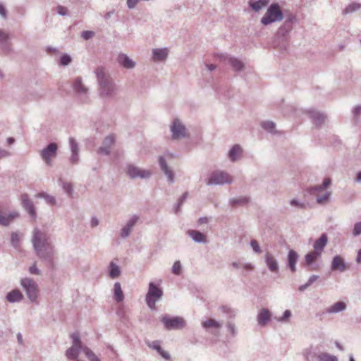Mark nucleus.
<instances>
[{
    "instance_id": "f257e3e1",
    "label": "nucleus",
    "mask_w": 361,
    "mask_h": 361,
    "mask_svg": "<svg viewBox=\"0 0 361 361\" xmlns=\"http://www.w3.org/2000/svg\"><path fill=\"white\" fill-rule=\"evenodd\" d=\"M95 74L99 85V92L103 97L111 98L116 94V87L111 78L105 73L102 67L95 70Z\"/></svg>"
},
{
    "instance_id": "f03ea898",
    "label": "nucleus",
    "mask_w": 361,
    "mask_h": 361,
    "mask_svg": "<svg viewBox=\"0 0 361 361\" xmlns=\"http://www.w3.org/2000/svg\"><path fill=\"white\" fill-rule=\"evenodd\" d=\"M284 18L281 8L278 3L271 4L267 12L261 18V23L268 25L275 22L281 21Z\"/></svg>"
},
{
    "instance_id": "7ed1b4c3",
    "label": "nucleus",
    "mask_w": 361,
    "mask_h": 361,
    "mask_svg": "<svg viewBox=\"0 0 361 361\" xmlns=\"http://www.w3.org/2000/svg\"><path fill=\"white\" fill-rule=\"evenodd\" d=\"M162 295V290L154 282H150L149 283L148 291L145 297V301L147 306L152 310L154 309L156 302L161 298Z\"/></svg>"
},
{
    "instance_id": "20e7f679",
    "label": "nucleus",
    "mask_w": 361,
    "mask_h": 361,
    "mask_svg": "<svg viewBox=\"0 0 361 361\" xmlns=\"http://www.w3.org/2000/svg\"><path fill=\"white\" fill-rule=\"evenodd\" d=\"M20 285L25 290L27 297L31 302H35L38 298L39 288L37 283L30 278H23L20 280Z\"/></svg>"
},
{
    "instance_id": "39448f33",
    "label": "nucleus",
    "mask_w": 361,
    "mask_h": 361,
    "mask_svg": "<svg viewBox=\"0 0 361 361\" xmlns=\"http://www.w3.org/2000/svg\"><path fill=\"white\" fill-rule=\"evenodd\" d=\"M161 322L167 330L182 329L185 326V322L180 317H171L165 314L161 317Z\"/></svg>"
},
{
    "instance_id": "423d86ee",
    "label": "nucleus",
    "mask_w": 361,
    "mask_h": 361,
    "mask_svg": "<svg viewBox=\"0 0 361 361\" xmlns=\"http://www.w3.org/2000/svg\"><path fill=\"white\" fill-rule=\"evenodd\" d=\"M232 177L227 173L221 171H213L207 182V185L230 184Z\"/></svg>"
},
{
    "instance_id": "0eeeda50",
    "label": "nucleus",
    "mask_w": 361,
    "mask_h": 361,
    "mask_svg": "<svg viewBox=\"0 0 361 361\" xmlns=\"http://www.w3.org/2000/svg\"><path fill=\"white\" fill-rule=\"evenodd\" d=\"M37 256L48 262L50 265H53V257L54 255V248L51 242L44 245L34 249Z\"/></svg>"
},
{
    "instance_id": "6e6552de",
    "label": "nucleus",
    "mask_w": 361,
    "mask_h": 361,
    "mask_svg": "<svg viewBox=\"0 0 361 361\" xmlns=\"http://www.w3.org/2000/svg\"><path fill=\"white\" fill-rule=\"evenodd\" d=\"M49 242H51L50 235L47 232L42 231L37 228H35L33 230L31 243L34 249H36L41 245H44Z\"/></svg>"
},
{
    "instance_id": "1a4fd4ad",
    "label": "nucleus",
    "mask_w": 361,
    "mask_h": 361,
    "mask_svg": "<svg viewBox=\"0 0 361 361\" xmlns=\"http://www.w3.org/2000/svg\"><path fill=\"white\" fill-rule=\"evenodd\" d=\"M126 172L131 179H147L152 176L149 170L141 169L134 164H128Z\"/></svg>"
},
{
    "instance_id": "9d476101",
    "label": "nucleus",
    "mask_w": 361,
    "mask_h": 361,
    "mask_svg": "<svg viewBox=\"0 0 361 361\" xmlns=\"http://www.w3.org/2000/svg\"><path fill=\"white\" fill-rule=\"evenodd\" d=\"M173 140H179L188 137L185 126L178 118H175L170 126Z\"/></svg>"
},
{
    "instance_id": "9b49d317",
    "label": "nucleus",
    "mask_w": 361,
    "mask_h": 361,
    "mask_svg": "<svg viewBox=\"0 0 361 361\" xmlns=\"http://www.w3.org/2000/svg\"><path fill=\"white\" fill-rule=\"evenodd\" d=\"M57 150L58 145L56 142H51L41 150L40 157L47 165H51V159L57 155Z\"/></svg>"
},
{
    "instance_id": "f8f14e48",
    "label": "nucleus",
    "mask_w": 361,
    "mask_h": 361,
    "mask_svg": "<svg viewBox=\"0 0 361 361\" xmlns=\"http://www.w3.org/2000/svg\"><path fill=\"white\" fill-rule=\"evenodd\" d=\"M73 88L83 103L88 102V89L82 84L81 78H77L73 80Z\"/></svg>"
},
{
    "instance_id": "ddd939ff",
    "label": "nucleus",
    "mask_w": 361,
    "mask_h": 361,
    "mask_svg": "<svg viewBox=\"0 0 361 361\" xmlns=\"http://www.w3.org/2000/svg\"><path fill=\"white\" fill-rule=\"evenodd\" d=\"M221 60L231 66L234 71H240L244 68V63L242 61L228 54L221 55Z\"/></svg>"
},
{
    "instance_id": "4468645a",
    "label": "nucleus",
    "mask_w": 361,
    "mask_h": 361,
    "mask_svg": "<svg viewBox=\"0 0 361 361\" xmlns=\"http://www.w3.org/2000/svg\"><path fill=\"white\" fill-rule=\"evenodd\" d=\"M115 142L114 135H107L102 142V145L97 149V153L101 155H109L111 148Z\"/></svg>"
},
{
    "instance_id": "2eb2a0df",
    "label": "nucleus",
    "mask_w": 361,
    "mask_h": 361,
    "mask_svg": "<svg viewBox=\"0 0 361 361\" xmlns=\"http://www.w3.org/2000/svg\"><path fill=\"white\" fill-rule=\"evenodd\" d=\"M158 161L160 169L166 176L168 181L170 183H173L174 173L173 170L168 166L166 158L164 156H159Z\"/></svg>"
},
{
    "instance_id": "dca6fc26",
    "label": "nucleus",
    "mask_w": 361,
    "mask_h": 361,
    "mask_svg": "<svg viewBox=\"0 0 361 361\" xmlns=\"http://www.w3.org/2000/svg\"><path fill=\"white\" fill-rule=\"evenodd\" d=\"M20 200L23 208L28 212L32 218L35 219L37 214L35 205L33 202L29 199L28 195L26 193L22 194Z\"/></svg>"
},
{
    "instance_id": "f3484780",
    "label": "nucleus",
    "mask_w": 361,
    "mask_h": 361,
    "mask_svg": "<svg viewBox=\"0 0 361 361\" xmlns=\"http://www.w3.org/2000/svg\"><path fill=\"white\" fill-rule=\"evenodd\" d=\"M139 220V216L137 215H133L126 223V224L121 228L120 236L122 238H128L133 227L137 224V222Z\"/></svg>"
},
{
    "instance_id": "a211bd4d",
    "label": "nucleus",
    "mask_w": 361,
    "mask_h": 361,
    "mask_svg": "<svg viewBox=\"0 0 361 361\" xmlns=\"http://www.w3.org/2000/svg\"><path fill=\"white\" fill-rule=\"evenodd\" d=\"M145 343L149 348L156 350L164 360H169L171 359L170 354L161 348L160 341H146Z\"/></svg>"
},
{
    "instance_id": "6ab92c4d",
    "label": "nucleus",
    "mask_w": 361,
    "mask_h": 361,
    "mask_svg": "<svg viewBox=\"0 0 361 361\" xmlns=\"http://www.w3.org/2000/svg\"><path fill=\"white\" fill-rule=\"evenodd\" d=\"M265 264L268 269L274 274L279 273V266L277 259L270 252H267L264 256Z\"/></svg>"
},
{
    "instance_id": "aec40b11",
    "label": "nucleus",
    "mask_w": 361,
    "mask_h": 361,
    "mask_svg": "<svg viewBox=\"0 0 361 361\" xmlns=\"http://www.w3.org/2000/svg\"><path fill=\"white\" fill-rule=\"evenodd\" d=\"M11 51L8 34L0 30V53L8 54Z\"/></svg>"
},
{
    "instance_id": "412c9836",
    "label": "nucleus",
    "mask_w": 361,
    "mask_h": 361,
    "mask_svg": "<svg viewBox=\"0 0 361 361\" xmlns=\"http://www.w3.org/2000/svg\"><path fill=\"white\" fill-rule=\"evenodd\" d=\"M271 312L267 308H262L259 310L257 320L260 326H265L271 320Z\"/></svg>"
},
{
    "instance_id": "4be33fe9",
    "label": "nucleus",
    "mask_w": 361,
    "mask_h": 361,
    "mask_svg": "<svg viewBox=\"0 0 361 361\" xmlns=\"http://www.w3.org/2000/svg\"><path fill=\"white\" fill-rule=\"evenodd\" d=\"M307 114L310 118L312 120V122L317 126H321L325 121L326 115L321 113L315 109H310L307 111Z\"/></svg>"
},
{
    "instance_id": "5701e85b",
    "label": "nucleus",
    "mask_w": 361,
    "mask_h": 361,
    "mask_svg": "<svg viewBox=\"0 0 361 361\" xmlns=\"http://www.w3.org/2000/svg\"><path fill=\"white\" fill-rule=\"evenodd\" d=\"M231 266L234 269H242L240 274L243 276H246L248 271H251L255 269V266L252 264L241 261L233 262Z\"/></svg>"
},
{
    "instance_id": "b1692460",
    "label": "nucleus",
    "mask_w": 361,
    "mask_h": 361,
    "mask_svg": "<svg viewBox=\"0 0 361 361\" xmlns=\"http://www.w3.org/2000/svg\"><path fill=\"white\" fill-rule=\"evenodd\" d=\"M299 255L296 251L290 250L288 253L287 267L294 273L296 271V264L298 262Z\"/></svg>"
},
{
    "instance_id": "393cba45",
    "label": "nucleus",
    "mask_w": 361,
    "mask_h": 361,
    "mask_svg": "<svg viewBox=\"0 0 361 361\" xmlns=\"http://www.w3.org/2000/svg\"><path fill=\"white\" fill-rule=\"evenodd\" d=\"M331 269V271H339L341 272H343L346 269V264L340 255H336L333 257Z\"/></svg>"
},
{
    "instance_id": "a878e982",
    "label": "nucleus",
    "mask_w": 361,
    "mask_h": 361,
    "mask_svg": "<svg viewBox=\"0 0 361 361\" xmlns=\"http://www.w3.org/2000/svg\"><path fill=\"white\" fill-rule=\"evenodd\" d=\"M169 55L167 48H155L152 49V59L154 61H164Z\"/></svg>"
},
{
    "instance_id": "bb28decb",
    "label": "nucleus",
    "mask_w": 361,
    "mask_h": 361,
    "mask_svg": "<svg viewBox=\"0 0 361 361\" xmlns=\"http://www.w3.org/2000/svg\"><path fill=\"white\" fill-rule=\"evenodd\" d=\"M327 243V235L326 233H322L321 236L314 242L313 245L314 250L322 255Z\"/></svg>"
},
{
    "instance_id": "cd10ccee",
    "label": "nucleus",
    "mask_w": 361,
    "mask_h": 361,
    "mask_svg": "<svg viewBox=\"0 0 361 361\" xmlns=\"http://www.w3.org/2000/svg\"><path fill=\"white\" fill-rule=\"evenodd\" d=\"M117 61L126 69H132L135 66V63L125 54H120L118 56Z\"/></svg>"
},
{
    "instance_id": "c85d7f7f",
    "label": "nucleus",
    "mask_w": 361,
    "mask_h": 361,
    "mask_svg": "<svg viewBox=\"0 0 361 361\" xmlns=\"http://www.w3.org/2000/svg\"><path fill=\"white\" fill-rule=\"evenodd\" d=\"M23 298V295L19 289H13L6 294V299L11 303L20 302Z\"/></svg>"
},
{
    "instance_id": "c756f323",
    "label": "nucleus",
    "mask_w": 361,
    "mask_h": 361,
    "mask_svg": "<svg viewBox=\"0 0 361 361\" xmlns=\"http://www.w3.org/2000/svg\"><path fill=\"white\" fill-rule=\"evenodd\" d=\"M84 347L72 345L66 351V356L68 359L72 360H77L80 351L83 352Z\"/></svg>"
},
{
    "instance_id": "7c9ffc66",
    "label": "nucleus",
    "mask_w": 361,
    "mask_h": 361,
    "mask_svg": "<svg viewBox=\"0 0 361 361\" xmlns=\"http://www.w3.org/2000/svg\"><path fill=\"white\" fill-rule=\"evenodd\" d=\"M321 254L313 250L305 255V267H312L315 262L321 257Z\"/></svg>"
},
{
    "instance_id": "2f4dec72",
    "label": "nucleus",
    "mask_w": 361,
    "mask_h": 361,
    "mask_svg": "<svg viewBox=\"0 0 361 361\" xmlns=\"http://www.w3.org/2000/svg\"><path fill=\"white\" fill-rule=\"evenodd\" d=\"M243 153V149L239 145H233L228 152V159L230 161H236Z\"/></svg>"
},
{
    "instance_id": "473e14b6",
    "label": "nucleus",
    "mask_w": 361,
    "mask_h": 361,
    "mask_svg": "<svg viewBox=\"0 0 361 361\" xmlns=\"http://www.w3.org/2000/svg\"><path fill=\"white\" fill-rule=\"evenodd\" d=\"M269 0L250 1L249 6L255 11L259 12L263 8L268 6Z\"/></svg>"
},
{
    "instance_id": "72a5a7b5",
    "label": "nucleus",
    "mask_w": 361,
    "mask_h": 361,
    "mask_svg": "<svg viewBox=\"0 0 361 361\" xmlns=\"http://www.w3.org/2000/svg\"><path fill=\"white\" fill-rule=\"evenodd\" d=\"M189 236L196 243H206V235L200 231L195 230H190L188 231Z\"/></svg>"
},
{
    "instance_id": "f704fd0d",
    "label": "nucleus",
    "mask_w": 361,
    "mask_h": 361,
    "mask_svg": "<svg viewBox=\"0 0 361 361\" xmlns=\"http://www.w3.org/2000/svg\"><path fill=\"white\" fill-rule=\"evenodd\" d=\"M346 309V304L344 302L338 301L329 307L326 312L329 314L338 313L344 311Z\"/></svg>"
},
{
    "instance_id": "c9c22d12",
    "label": "nucleus",
    "mask_w": 361,
    "mask_h": 361,
    "mask_svg": "<svg viewBox=\"0 0 361 361\" xmlns=\"http://www.w3.org/2000/svg\"><path fill=\"white\" fill-rule=\"evenodd\" d=\"M108 273L111 279H116L121 274L120 267L114 262H111L108 267Z\"/></svg>"
},
{
    "instance_id": "e433bc0d",
    "label": "nucleus",
    "mask_w": 361,
    "mask_h": 361,
    "mask_svg": "<svg viewBox=\"0 0 361 361\" xmlns=\"http://www.w3.org/2000/svg\"><path fill=\"white\" fill-rule=\"evenodd\" d=\"M261 127L268 133L277 134L279 132L276 130V124L271 121H264L261 123Z\"/></svg>"
},
{
    "instance_id": "4c0bfd02",
    "label": "nucleus",
    "mask_w": 361,
    "mask_h": 361,
    "mask_svg": "<svg viewBox=\"0 0 361 361\" xmlns=\"http://www.w3.org/2000/svg\"><path fill=\"white\" fill-rule=\"evenodd\" d=\"M202 326L206 330L210 328L219 329L221 327V324L214 319H209L202 323Z\"/></svg>"
},
{
    "instance_id": "58836bf2",
    "label": "nucleus",
    "mask_w": 361,
    "mask_h": 361,
    "mask_svg": "<svg viewBox=\"0 0 361 361\" xmlns=\"http://www.w3.org/2000/svg\"><path fill=\"white\" fill-rule=\"evenodd\" d=\"M114 298L117 302H121L124 299V295L119 282H116L114 286Z\"/></svg>"
},
{
    "instance_id": "ea45409f",
    "label": "nucleus",
    "mask_w": 361,
    "mask_h": 361,
    "mask_svg": "<svg viewBox=\"0 0 361 361\" xmlns=\"http://www.w3.org/2000/svg\"><path fill=\"white\" fill-rule=\"evenodd\" d=\"M229 202L232 207L244 206L249 202V198L247 197H240L238 198L230 199Z\"/></svg>"
},
{
    "instance_id": "a19ab883",
    "label": "nucleus",
    "mask_w": 361,
    "mask_h": 361,
    "mask_svg": "<svg viewBox=\"0 0 361 361\" xmlns=\"http://www.w3.org/2000/svg\"><path fill=\"white\" fill-rule=\"evenodd\" d=\"M35 197L37 198H43L49 205L53 206L56 204L55 197L44 192L37 194Z\"/></svg>"
},
{
    "instance_id": "79ce46f5",
    "label": "nucleus",
    "mask_w": 361,
    "mask_h": 361,
    "mask_svg": "<svg viewBox=\"0 0 361 361\" xmlns=\"http://www.w3.org/2000/svg\"><path fill=\"white\" fill-rule=\"evenodd\" d=\"M20 235L18 232H12L11 234V244L15 249L20 247Z\"/></svg>"
},
{
    "instance_id": "37998d69",
    "label": "nucleus",
    "mask_w": 361,
    "mask_h": 361,
    "mask_svg": "<svg viewBox=\"0 0 361 361\" xmlns=\"http://www.w3.org/2000/svg\"><path fill=\"white\" fill-rule=\"evenodd\" d=\"M318 361H338V357L328 353H321L317 355Z\"/></svg>"
},
{
    "instance_id": "c03bdc74",
    "label": "nucleus",
    "mask_w": 361,
    "mask_h": 361,
    "mask_svg": "<svg viewBox=\"0 0 361 361\" xmlns=\"http://www.w3.org/2000/svg\"><path fill=\"white\" fill-rule=\"evenodd\" d=\"M188 195V192H185L178 199V202L174 205L173 210L176 214H178L180 210L181 206L183 204L185 201L186 200Z\"/></svg>"
},
{
    "instance_id": "a18cd8bd",
    "label": "nucleus",
    "mask_w": 361,
    "mask_h": 361,
    "mask_svg": "<svg viewBox=\"0 0 361 361\" xmlns=\"http://www.w3.org/2000/svg\"><path fill=\"white\" fill-rule=\"evenodd\" d=\"M361 8V4L351 3L343 11V14L352 13L355 11H358Z\"/></svg>"
},
{
    "instance_id": "49530a36",
    "label": "nucleus",
    "mask_w": 361,
    "mask_h": 361,
    "mask_svg": "<svg viewBox=\"0 0 361 361\" xmlns=\"http://www.w3.org/2000/svg\"><path fill=\"white\" fill-rule=\"evenodd\" d=\"M83 353L90 361H101V360L96 356V355L89 348L85 346L83 348Z\"/></svg>"
},
{
    "instance_id": "de8ad7c7",
    "label": "nucleus",
    "mask_w": 361,
    "mask_h": 361,
    "mask_svg": "<svg viewBox=\"0 0 361 361\" xmlns=\"http://www.w3.org/2000/svg\"><path fill=\"white\" fill-rule=\"evenodd\" d=\"M291 316H292V313H291L290 310H286L283 312L282 317H275V319H276V321H278L279 322L284 323V322H287Z\"/></svg>"
},
{
    "instance_id": "09e8293b",
    "label": "nucleus",
    "mask_w": 361,
    "mask_h": 361,
    "mask_svg": "<svg viewBox=\"0 0 361 361\" xmlns=\"http://www.w3.org/2000/svg\"><path fill=\"white\" fill-rule=\"evenodd\" d=\"M221 311L226 314L230 318H234L236 315V311L228 306H221Z\"/></svg>"
},
{
    "instance_id": "8fccbe9b",
    "label": "nucleus",
    "mask_w": 361,
    "mask_h": 361,
    "mask_svg": "<svg viewBox=\"0 0 361 361\" xmlns=\"http://www.w3.org/2000/svg\"><path fill=\"white\" fill-rule=\"evenodd\" d=\"M330 192L326 191L323 195H317V202L319 204H324L330 197Z\"/></svg>"
},
{
    "instance_id": "3c124183",
    "label": "nucleus",
    "mask_w": 361,
    "mask_h": 361,
    "mask_svg": "<svg viewBox=\"0 0 361 361\" xmlns=\"http://www.w3.org/2000/svg\"><path fill=\"white\" fill-rule=\"evenodd\" d=\"M182 270V265L180 261H176L172 267L171 271L175 275H180Z\"/></svg>"
},
{
    "instance_id": "603ef678",
    "label": "nucleus",
    "mask_w": 361,
    "mask_h": 361,
    "mask_svg": "<svg viewBox=\"0 0 361 361\" xmlns=\"http://www.w3.org/2000/svg\"><path fill=\"white\" fill-rule=\"evenodd\" d=\"M324 190L322 188V187L320 186V185H317L312 186V187H310V188L307 189V192H308L310 195H316V196H317V195H319V193L320 192L324 191Z\"/></svg>"
},
{
    "instance_id": "864d4df0",
    "label": "nucleus",
    "mask_w": 361,
    "mask_h": 361,
    "mask_svg": "<svg viewBox=\"0 0 361 361\" xmlns=\"http://www.w3.org/2000/svg\"><path fill=\"white\" fill-rule=\"evenodd\" d=\"M290 204L293 207H297L298 209H304L307 207V204L305 202H300L295 199H292L290 201Z\"/></svg>"
},
{
    "instance_id": "5fc2aeb1",
    "label": "nucleus",
    "mask_w": 361,
    "mask_h": 361,
    "mask_svg": "<svg viewBox=\"0 0 361 361\" xmlns=\"http://www.w3.org/2000/svg\"><path fill=\"white\" fill-rule=\"evenodd\" d=\"M71 338H72V340H73V345H72L83 347L82 345V342H81V340H80V335H79L78 333H73V334H71Z\"/></svg>"
},
{
    "instance_id": "6e6d98bb",
    "label": "nucleus",
    "mask_w": 361,
    "mask_h": 361,
    "mask_svg": "<svg viewBox=\"0 0 361 361\" xmlns=\"http://www.w3.org/2000/svg\"><path fill=\"white\" fill-rule=\"evenodd\" d=\"M71 57L66 54H63L60 57V64L61 66H68L71 62Z\"/></svg>"
},
{
    "instance_id": "4d7b16f0",
    "label": "nucleus",
    "mask_w": 361,
    "mask_h": 361,
    "mask_svg": "<svg viewBox=\"0 0 361 361\" xmlns=\"http://www.w3.org/2000/svg\"><path fill=\"white\" fill-rule=\"evenodd\" d=\"M296 21V18L294 15L290 14L287 16L284 21L285 26L292 28V24Z\"/></svg>"
},
{
    "instance_id": "13d9d810",
    "label": "nucleus",
    "mask_w": 361,
    "mask_h": 361,
    "mask_svg": "<svg viewBox=\"0 0 361 361\" xmlns=\"http://www.w3.org/2000/svg\"><path fill=\"white\" fill-rule=\"evenodd\" d=\"M69 145L71 152H79L78 145L73 137H69Z\"/></svg>"
},
{
    "instance_id": "bf43d9fd",
    "label": "nucleus",
    "mask_w": 361,
    "mask_h": 361,
    "mask_svg": "<svg viewBox=\"0 0 361 361\" xmlns=\"http://www.w3.org/2000/svg\"><path fill=\"white\" fill-rule=\"evenodd\" d=\"M226 326H227L228 331L231 334V335L233 336H235L238 334V331H237L235 324L231 322H228L227 323Z\"/></svg>"
},
{
    "instance_id": "052dcab7",
    "label": "nucleus",
    "mask_w": 361,
    "mask_h": 361,
    "mask_svg": "<svg viewBox=\"0 0 361 361\" xmlns=\"http://www.w3.org/2000/svg\"><path fill=\"white\" fill-rule=\"evenodd\" d=\"M94 35H95V32L94 31H91V30H85V31L82 32V33H81V37L85 40L90 39Z\"/></svg>"
},
{
    "instance_id": "680f3d73",
    "label": "nucleus",
    "mask_w": 361,
    "mask_h": 361,
    "mask_svg": "<svg viewBox=\"0 0 361 361\" xmlns=\"http://www.w3.org/2000/svg\"><path fill=\"white\" fill-rule=\"evenodd\" d=\"M250 246L252 247V248L255 252L260 253L262 252L260 246L256 240H255V239L251 240Z\"/></svg>"
},
{
    "instance_id": "e2e57ef3",
    "label": "nucleus",
    "mask_w": 361,
    "mask_h": 361,
    "mask_svg": "<svg viewBox=\"0 0 361 361\" xmlns=\"http://www.w3.org/2000/svg\"><path fill=\"white\" fill-rule=\"evenodd\" d=\"M352 233L354 236H358L361 234V221L354 225Z\"/></svg>"
},
{
    "instance_id": "0e129e2a",
    "label": "nucleus",
    "mask_w": 361,
    "mask_h": 361,
    "mask_svg": "<svg viewBox=\"0 0 361 361\" xmlns=\"http://www.w3.org/2000/svg\"><path fill=\"white\" fill-rule=\"evenodd\" d=\"M63 190L70 196L72 195L73 190L71 183H63L62 185Z\"/></svg>"
},
{
    "instance_id": "69168bd1",
    "label": "nucleus",
    "mask_w": 361,
    "mask_h": 361,
    "mask_svg": "<svg viewBox=\"0 0 361 361\" xmlns=\"http://www.w3.org/2000/svg\"><path fill=\"white\" fill-rule=\"evenodd\" d=\"M354 119L357 121L361 115V105H356L353 109Z\"/></svg>"
},
{
    "instance_id": "338daca9",
    "label": "nucleus",
    "mask_w": 361,
    "mask_h": 361,
    "mask_svg": "<svg viewBox=\"0 0 361 361\" xmlns=\"http://www.w3.org/2000/svg\"><path fill=\"white\" fill-rule=\"evenodd\" d=\"M290 30L291 28L290 27L285 26V24L283 23V25H281L279 29V34L283 37H285Z\"/></svg>"
},
{
    "instance_id": "774afa93",
    "label": "nucleus",
    "mask_w": 361,
    "mask_h": 361,
    "mask_svg": "<svg viewBox=\"0 0 361 361\" xmlns=\"http://www.w3.org/2000/svg\"><path fill=\"white\" fill-rule=\"evenodd\" d=\"M290 30L291 28L290 27L285 26V24L283 23V25H281L279 29V34L283 37H285Z\"/></svg>"
}]
</instances>
